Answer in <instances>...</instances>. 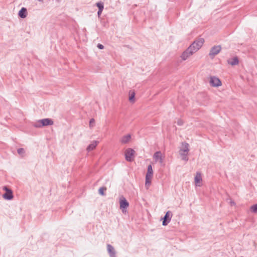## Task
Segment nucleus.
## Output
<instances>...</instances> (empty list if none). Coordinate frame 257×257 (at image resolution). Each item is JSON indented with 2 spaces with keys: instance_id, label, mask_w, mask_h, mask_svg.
Returning a JSON list of instances; mask_svg holds the SVG:
<instances>
[{
  "instance_id": "obj_3",
  "label": "nucleus",
  "mask_w": 257,
  "mask_h": 257,
  "mask_svg": "<svg viewBox=\"0 0 257 257\" xmlns=\"http://www.w3.org/2000/svg\"><path fill=\"white\" fill-rule=\"evenodd\" d=\"M120 208L123 213L126 212V208L129 206V203L123 197L121 196L119 199Z\"/></svg>"
},
{
  "instance_id": "obj_6",
  "label": "nucleus",
  "mask_w": 257,
  "mask_h": 257,
  "mask_svg": "<svg viewBox=\"0 0 257 257\" xmlns=\"http://www.w3.org/2000/svg\"><path fill=\"white\" fill-rule=\"evenodd\" d=\"M135 151L131 148L127 149L125 151V157L126 161L132 162L134 155Z\"/></svg>"
},
{
  "instance_id": "obj_15",
  "label": "nucleus",
  "mask_w": 257,
  "mask_h": 257,
  "mask_svg": "<svg viewBox=\"0 0 257 257\" xmlns=\"http://www.w3.org/2000/svg\"><path fill=\"white\" fill-rule=\"evenodd\" d=\"M228 63L232 66L236 65L238 64L239 61L237 57H234L231 59L227 61Z\"/></svg>"
},
{
  "instance_id": "obj_1",
  "label": "nucleus",
  "mask_w": 257,
  "mask_h": 257,
  "mask_svg": "<svg viewBox=\"0 0 257 257\" xmlns=\"http://www.w3.org/2000/svg\"><path fill=\"white\" fill-rule=\"evenodd\" d=\"M189 145L187 143L183 142L182 143L181 148L179 150V155H180L182 160L187 161L188 158L187 157L189 151Z\"/></svg>"
},
{
  "instance_id": "obj_14",
  "label": "nucleus",
  "mask_w": 257,
  "mask_h": 257,
  "mask_svg": "<svg viewBox=\"0 0 257 257\" xmlns=\"http://www.w3.org/2000/svg\"><path fill=\"white\" fill-rule=\"evenodd\" d=\"M98 143V141H93L87 148V151L90 152L93 150H94L96 147L97 146Z\"/></svg>"
},
{
  "instance_id": "obj_23",
  "label": "nucleus",
  "mask_w": 257,
  "mask_h": 257,
  "mask_svg": "<svg viewBox=\"0 0 257 257\" xmlns=\"http://www.w3.org/2000/svg\"><path fill=\"white\" fill-rule=\"evenodd\" d=\"M33 125L35 127H42V125H41V119L39 120L37 122H35L34 123Z\"/></svg>"
},
{
  "instance_id": "obj_27",
  "label": "nucleus",
  "mask_w": 257,
  "mask_h": 257,
  "mask_svg": "<svg viewBox=\"0 0 257 257\" xmlns=\"http://www.w3.org/2000/svg\"><path fill=\"white\" fill-rule=\"evenodd\" d=\"M177 123L179 125H182L183 124V121L181 119H179L177 121Z\"/></svg>"
},
{
  "instance_id": "obj_33",
  "label": "nucleus",
  "mask_w": 257,
  "mask_h": 257,
  "mask_svg": "<svg viewBox=\"0 0 257 257\" xmlns=\"http://www.w3.org/2000/svg\"><path fill=\"white\" fill-rule=\"evenodd\" d=\"M39 2H43V0H38Z\"/></svg>"
},
{
  "instance_id": "obj_10",
  "label": "nucleus",
  "mask_w": 257,
  "mask_h": 257,
  "mask_svg": "<svg viewBox=\"0 0 257 257\" xmlns=\"http://www.w3.org/2000/svg\"><path fill=\"white\" fill-rule=\"evenodd\" d=\"M53 124V121L50 118H44L41 119V125L43 126L51 125Z\"/></svg>"
},
{
  "instance_id": "obj_32",
  "label": "nucleus",
  "mask_w": 257,
  "mask_h": 257,
  "mask_svg": "<svg viewBox=\"0 0 257 257\" xmlns=\"http://www.w3.org/2000/svg\"><path fill=\"white\" fill-rule=\"evenodd\" d=\"M80 34H81L82 35H83V36H84V35H85V33H80Z\"/></svg>"
},
{
  "instance_id": "obj_5",
  "label": "nucleus",
  "mask_w": 257,
  "mask_h": 257,
  "mask_svg": "<svg viewBox=\"0 0 257 257\" xmlns=\"http://www.w3.org/2000/svg\"><path fill=\"white\" fill-rule=\"evenodd\" d=\"M173 214L171 211H168L163 218L162 224L163 226H166L171 221Z\"/></svg>"
},
{
  "instance_id": "obj_12",
  "label": "nucleus",
  "mask_w": 257,
  "mask_h": 257,
  "mask_svg": "<svg viewBox=\"0 0 257 257\" xmlns=\"http://www.w3.org/2000/svg\"><path fill=\"white\" fill-rule=\"evenodd\" d=\"M131 139V136L130 134L125 135L121 138L120 142L122 144L128 143Z\"/></svg>"
},
{
  "instance_id": "obj_9",
  "label": "nucleus",
  "mask_w": 257,
  "mask_h": 257,
  "mask_svg": "<svg viewBox=\"0 0 257 257\" xmlns=\"http://www.w3.org/2000/svg\"><path fill=\"white\" fill-rule=\"evenodd\" d=\"M107 250L110 257H116V251L114 247L111 245L109 244L107 245Z\"/></svg>"
},
{
  "instance_id": "obj_22",
  "label": "nucleus",
  "mask_w": 257,
  "mask_h": 257,
  "mask_svg": "<svg viewBox=\"0 0 257 257\" xmlns=\"http://www.w3.org/2000/svg\"><path fill=\"white\" fill-rule=\"evenodd\" d=\"M96 5L98 8V10H99L100 12V11H103V8H104L103 3L99 2V3H96Z\"/></svg>"
},
{
  "instance_id": "obj_11",
  "label": "nucleus",
  "mask_w": 257,
  "mask_h": 257,
  "mask_svg": "<svg viewBox=\"0 0 257 257\" xmlns=\"http://www.w3.org/2000/svg\"><path fill=\"white\" fill-rule=\"evenodd\" d=\"M195 182L196 186H200L202 180V176L200 173L197 172L196 176H195Z\"/></svg>"
},
{
  "instance_id": "obj_30",
  "label": "nucleus",
  "mask_w": 257,
  "mask_h": 257,
  "mask_svg": "<svg viewBox=\"0 0 257 257\" xmlns=\"http://www.w3.org/2000/svg\"><path fill=\"white\" fill-rule=\"evenodd\" d=\"M163 160H164V159L162 157L161 158V159H160L159 160H158V161L160 163V164H163Z\"/></svg>"
},
{
  "instance_id": "obj_28",
  "label": "nucleus",
  "mask_w": 257,
  "mask_h": 257,
  "mask_svg": "<svg viewBox=\"0 0 257 257\" xmlns=\"http://www.w3.org/2000/svg\"><path fill=\"white\" fill-rule=\"evenodd\" d=\"M3 189L7 192L12 191L11 189H9L7 186H4Z\"/></svg>"
},
{
  "instance_id": "obj_21",
  "label": "nucleus",
  "mask_w": 257,
  "mask_h": 257,
  "mask_svg": "<svg viewBox=\"0 0 257 257\" xmlns=\"http://www.w3.org/2000/svg\"><path fill=\"white\" fill-rule=\"evenodd\" d=\"M250 210L252 213H257V204L251 206Z\"/></svg>"
},
{
  "instance_id": "obj_2",
  "label": "nucleus",
  "mask_w": 257,
  "mask_h": 257,
  "mask_svg": "<svg viewBox=\"0 0 257 257\" xmlns=\"http://www.w3.org/2000/svg\"><path fill=\"white\" fill-rule=\"evenodd\" d=\"M204 42V40L203 38H199L195 40L188 48L194 53L200 49Z\"/></svg>"
},
{
  "instance_id": "obj_17",
  "label": "nucleus",
  "mask_w": 257,
  "mask_h": 257,
  "mask_svg": "<svg viewBox=\"0 0 257 257\" xmlns=\"http://www.w3.org/2000/svg\"><path fill=\"white\" fill-rule=\"evenodd\" d=\"M153 174V171L152 167L151 165H149L148 166L147 173L146 176L152 178Z\"/></svg>"
},
{
  "instance_id": "obj_25",
  "label": "nucleus",
  "mask_w": 257,
  "mask_h": 257,
  "mask_svg": "<svg viewBox=\"0 0 257 257\" xmlns=\"http://www.w3.org/2000/svg\"><path fill=\"white\" fill-rule=\"evenodd\" d=\"M17 152L19 155H22V156H23L25 152V150L23 148L18 149L17 150Z\"/></svg>"
},
{
  "instance_id": "obj_26",
  "label": "nucleus",
  "mask_w": 257,
  "mask_h": 257,
  "mask_svg": "<svg viewBox=\"0 0 257 257\" xmlns=\"http://www.w3.org/2000/svg\"><path fill=\"white\" fill-rule=\"evenodd\" d=\"M95 120L94 118H91L89 121V126L92 127L94 125Z\"/></svg>"
},
{
  "instance_id": "obj_34",
  "label": "nucleus",
  "mask_w": 257,
  "mask_h": 257,
  "mask_svg": "<svg viewBox=\"0 0 257 257\" xmlns=\"http://www.w3.org/2000/svg\"><path fill=\"white\" fill-rule=\"evenodd\" d=\"M231 203L233 204H234V203L233 202H231Z\"/></svg>"
},
{
  "instance_id": "obj_29",
  "label": "nucleus",
  "mask_w": 257,
  "mask_h": 257,
  "mask_svg": "<svg viewBox=\"0 0 257 257\" xmlns=\"http://www.w3.org/2000/svg\"><path fill=\"white\" fill-rule=\"evenodd\" d=\"M97 47L99 49H103L104 48V46L102 44H98Z\"/></svg>"
},
{
  "instance_id": "obj_8",
  "label": "nucleus",
  "mask_w": 257,
  "mask_h": 257,
  "mask_svg": "<svg viewBox=\"0 0 257 257\" xmlns=\"http://www.w3.org/2000/svg\"><path fill=\"white\" fill-rule=\"evenodd\" d=\"M193 52L188 48L185 51H184L181 56V58L183 60H186L188 57L193 55Z\"/></svg>"
},
{
  "instance_id": "obj_13",
  "label": "nucleus",
  "mask_w": 257,
  "mask_h": 257,
  "mask_svg": "<svg viewBox=\"0 0 257 257\" xmlns=\"http://www.w3.org/2000/svg\"><path fill=\"white\" fill-rule=\"evenodd\" d=\"M19 16L21 18H25L27 16V10L25 8H22L19 12Z\"/></svg>"
},
{
  "instance_id": "obj_7",
  "label": "nucleus",
  "mask_w": 257,
  "mask_h": 257,
  "mask_svg": "<svg viewBox=\"0 0 257 257\" xmlns=\"http://www.w3.org/2000/svg\"><path fill=\"white\" fill-rule=\"evenodd\" d=\"M210 84L213 87H218L221 85V82L220 79L215 76L210 77Z\"/></svg>"
},
{
  "instance_id": "obj_19",
  "label": "nucleus",
  "mask_w": 257,
  "mask_h": 257,
  "mask_svg": "<svg viewBox=\"0 0 257 257\" xmlns=\"http://www.w3.org/2000/svg\"><path fill=\"white\" fill-rule=\"evenodd\" d=\"M129 94H130L129 100L132 102H134L135 101V92L130 91L129 93Z\"/></svg>"
},
{
  "instance_id": "obj_16",
  "label": "nucleus",
  "mask_w": 257,
  "mask_h": 257,
  "mask_svg": "<svg viewBox=\"0 0 257 257\" xmlns=\"http://www.w3.org/2000/svg\"><path fill=\"white\" fill-rule=\"evenodd\" d=\"M3 197L5 199L11 200L13 198V192L12 191L7 192L3 195Z\"/></svg>"
},
{
  "instance_id": "obj_4",
  "label": "nucleus",
  "mask_w": 257,
  "mask_h": 257,
  "mask_svg": "<svg viewBox=\"0 0 257 257\" xmlns=\"http://www.w3.org/2000/svg\"><path fill=\"white\" fill-rule=\"evenodd\" d=\"M221 50V47L220 45L214 46L212 47L209 53V56L211 59L214 58L215 56L217 55Z\"/></svg>"
},
{
  "instance_id": "obj_24",
  "label": "nucleus",
  "mask_w": 257,
  "mask_h": 257,
  "mask_svg": "<svg viewBox=\"0 0 257 257\" xmlns=\"http://www.w3.org/2000/svg\"><path fill=\"white\" fill-rule=\"evenodd\" d=\"M106 190V188L105 187H101L99 189L98 192L100 195L103 196L105 195L104 191H105Z\"/></svg>"
},
{
  "instance_id": "obj_20",
  "label": "nucleus",
  "mask_w": 257,
  "mask_h": 257,
  "mask_svg": "<svg viewBox=\"0 0 257 257\" xmlns=\"http://www.w3.org/2000/svg\"><path fill=\"white\" fill-rule=\"evenodd\" d=\"M151 179H152V178H151V177H146V183H145V185H146V187L147 188L150 186V185L151 184Z\"/></svg>"
},
{
  "instance_id": "obj_18",
  "label": "nucleus",
  "mask_w": 257,
  "mask_h": 257,
  "mask_svg": "<svg viewBox=\"0 0 257 257\" xmlns=\"http://www.w3.org/2000/svg\"><path fill=\"white\" fill-rule=\"evenodd\" d=\"M162 157V153L160 151L156 152L154 155V159L157 162Z\"/></svg>"
},
{
  "instance_id": "obj_31",
  "label": "nucleus",
  "mask_w": 257,
  "mask_h": 257,
  "mask_svg": "<svg viewBox=\"0 0 257 257\" xmlns=\"http://www.w3.org/2000/svg\"><path fill=\"white\" fill-rule=\"evenodd\" d=\"M102 11H100V12L99 10H98V11L97 12V15H98V17H100V16L101 15V14L102 13Z\"/></svg>"
}]
</instances>
